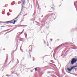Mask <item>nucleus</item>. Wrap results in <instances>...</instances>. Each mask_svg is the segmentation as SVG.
I'll list each match as a JSON object with an SVG mask.
<instances>
[{"label": "nucleus", "instance_id": "nucleus-1", "mask_svg": "<svg viewBox=\"0 0 77 77\" xmlns=\"http://www.w3.org/2000/svg\"><path fill=\"white\" fill-rule=\"evenodd\" d=\"M15 20V19H14L11 21L5 22V23H6L7 24H8L9 23H13V24H15V23H16L17 21V20Z\"/></svg>", "mask_w": 77, "mask_h": 77}, {"label": "nucleus", "instance_id": "nucleus-2", "mask_svg": "<svg viewBox=\"0 0 77 77\" xmlns=\"http://www.w3.org/2000/svg\"><path fill=\"white\" fill-rule=\"evenodd\" d=\"M77 61V59H75V58H73L71 61V63L72 65H73L74 63L76 62Z\"/></svg>", "mask_w": 77, "mask_h": 77}, {"label": "nucleus", "instance_id": "nucleus-3", "mask_svg": "<svg viewBox=\"0 0 77 77\" xmlns=\"http://www.w3.org/2000/svg\"><path fill=\"white\" fill-rule=\"evenodd\" d=\"M26 1L24 0H23L22 1V7H23V5H24V4L25 3Z\"/></svg>", "mask_w": 77, "mask_h": 77}, {"label": "nucleus", "instance_id": "nucleus-4", "mask_svg": "<svg viewBox=\"0 0 77 77\" xmlns=\"http://www.w3.org/2000/svg\"><path fill=\"white\" fill-rule=\"evenodd\" d=\"M74 68V67H72L71 69H69V68H67V70L69 71L70 72L72 71V69Z\"/></svg>", "mask_w": 77, "mask_h": 77}, {"label": "nucleus", "instance_id": "nucleus-5", "mask_svg": "<svg viewBox=\"0 0 77 77\" xmlns=\"http://www.w3.org/2000/svg\"><path fill=\"white\" fill-rule=\"evenodd\" d=\"M38 69V68H36L35 69V71H37V69Z\"/></svg>", "mask_w": 77, "mask_h": 77}, {"label": "nucleus", "instance_id": "nucleus-6", "mask_svg": "<svg viewBox=\"0 0 77 77\" xmlns=\"http://www.w3.org/2000/svg\"><path fill=\"white\" fill-rule=\"evenodd\" d=\"M77 66H73V68H76V67H77Z\"/></svg>", "mask_w": 77, "mask_h": 77}, {"label": "nucleus", "instance_id": "nucleus-7", "mask_svg": "<svg viewBox=\"0 0 77 77\" xmlns=\"http://www.w3.org/2000/svg\"><path fill=\"white\" fill-rule=\"evenodd\" d=\"M23 31H24V29L23 30V31L22 32H21L20 34H22V33H23Z\"/></svg>", "mask_w": 77, "mask_h": 77}, {"label": "nucleus", "instance_id": "nucleus-8", "mask_svg": "<svg viewBox=\"0 0 77 77\" xmlns=\"http://www.w3.org/2000/svg\"><path fill=\"white\" fill-rule=\"evenodd\" d=\"M18 16H17V17L16 18H15L14 19V20H15L16 19V18H18Z\"/></svg>", "mask_w": 77, "mask_h": 77}, {"label": "nucleus", "instance_id": "nucleus-9", "mask_svg": "<svg viewBox=\"0 0 77 77\" xmlns=\"http://www.w3.org/2000/svg\"><path fill=\"white\" fill-rule=\"evenodd\" d=\"M26 35H27V34H25V37L26 36Z\"/></svg>", "mask_w": 77, "mask_h": 77}, {"label": "nucleus", "instance_id": "nucleus-10", "mask_svg": "<svg viewBox=\"0 0 77 77\" xmlns=\"http://www.w3.org/2000/svg\"><path fill=\"white\" fill-rule=\"evenodd\" d=\"M51 41H53V39H51Z\"/></svg>", "mask_w": 77, "mask_h": 77}, {"label": "nucleus", "instance_id": "nucleus-11", "mask_svg": "<svg viewBox=\"0 0 77 77\" xmlns=\"http://www.w3.org/2000/svg\"><path fill=\"white\" fill-rule=\"evenodd\" d=\"M11 26L13 27V26Z\"/></svg>", "mask_w": 77, "mask_h": 77}, {"label": "nucleus", "instance_id": "nucleus-12", "mask_svg": "<svg viewBox=\"0 0 77 77\" xmlns=\"http://www.w3.org/2000/svg\"><path fill=\"white\" fill-rule=\"evenodd\" d=\"M42 17H43V16H42Z\"/></svg>", "mask_w": 77, "mask_h": 77}, {"label": "nucleus", "instance_id": "nucleus-13", "mask_svg": "<svg viewBox=\"0 0 77 77\" xmlns=\"http://www.w3.org/2000/svg\"><path fill=\"white\" fill-rule=\"evenodd\" d=\"M4 50H5V49H4Z\"/></svg>", "mask_w": 77, "mask_h": 77}, {"label": "nucleus", "instance_id": "nucleus-14", "mask_svg": "<svg viewBox=\"0 0 77 77\" xmlns=\"http://www.w3.org/2000/svg\"><path fill=\"white\" fill-rule=\"evenodd\" d=\"M18 61V60H17Z\"/></svg>", "mask_w": 77, "mask_h": 77}, {"label": "nucleus", "instance_id": "nucleus-15", "mask_svg": "<svg viewBox=\"0 0 77 77\" xmlns=\"http://www.w3.org/2000/svg\"><path fill=\"white\" fill-rule=\"evenodd\" d=\"M49 12H51V11H49Z\"/></svg>", "mask_w": 77, "mask_h": 77}, {"label": "nucleus", "instance_id": "nucleus-16", "mask_svg": "<svg viewBox=\"0 0 77 77\" xmlns=\"http://www.w3.org/2000/svg\"><path fill=\"white\" fill-rule=\"evenodd\" d=\"M19 15H20V14H19L18 16H19Z\"/></svg>", "mask_w": 77, "mask_h": 77}, {"label": "nucleus", "instance_id": "nucleus-17", "mask_svg": "<svg viewBox=\"0 0 77 77\" xmlns=\"http://www.w3.org/2000/svg\"><path fill=\"white\" fill-rule=\"evenodd\" d=\"M0 23H1V22H0Z\"/></svg>", "mask_w": 77, "mask_h": 77}, {"label": "nucleus", "instance_id": "nucleus-18", "mask_svg": "<svg viewBox=\"0 0 77 77\" xmlns=\"http://www.w3.org/2000/svg\"><path fill=\"white\" fill-rule=\"evenodd\" d=\"M18 62H19V61H18Z\"/></svg>", "mask_w": 77, "mask_h": 77}, {"label": "nucleus", "instance_id": "nucleus-19", "mask_svg": "<svg viewBox=\"0 0 77 77\" xmlns=\"http://www.w3.org/2000/svg\"><path fill=\"white\" fill-rule=\"evenodd\" d=\"M77 1L76 2V3H77Z\"/></svg>", "mask_w": 77, "mask_h": 77}]
</instances>
